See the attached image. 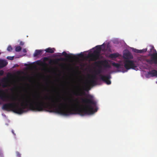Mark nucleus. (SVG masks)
<instances>
[{
	"label": "nucleus",
	"instance_id": "nucleus-10",
	"mask_svg": "<svg viewBox=\"0 0 157 157\" xmlns=\"http://www.w3.org/2000/svg\"><path fill=\"white\" fill-rule=\"evenodd\" d=\"M120 56H121V55L118 53H113L109 55V58L114 59Z\"/></svg>",
	"mask_w": 157,
	"mask_h": 157
},
{
	"label": "nucleus",
	"instance_id": "nucleus-17",
	"mask_svg": "<svg viewBox=\"0 0 157 157\" xmlns=\"http://www.w3.org/2000/svg\"><path fill=\"white\" fill-rule=\"evenodd\" d=\"M54 48H46L45 49V51L49 53H53L54 52Z\"/></svg>",
	"mask_w": 157,
	"mask_h": 157
},
{
	"label": "nucleus",
	"instance_id": "nucleus-19",
	"mask_svg": "<svg viewBox=\"0 0 157 157\" xmlns=\"http://www.w3.org/2000/svg\"><path fill=\"white\" fill-rule=\"evenodd\" d=\"M8 81L7 78H4L2 80V82L4 83H6Z\"/></svg>",
	"mask_w": 157,
	"mask_h": 157
},
{
	"label": "nucleus",
	"instance_id": "nucleus-3",
	"mask_svg": "<svg viewBox=\"0 0 157 157\" xmlns=\"http://www.w3.org/2000/svg\"><path fill=\"white\" fill-rule=\"evenodd\" d=\"M95 49L94 51V52L100 55V53L101 51L104 52V53L107 52L108 49V44L104 43L101 45L96 46L95 47Z\"/></svg>",
	"mask_w": 157,
	"mask_h": 157
},
{
	"label": "nucleus",
	"instance_id": "nucleus-18",
	"mask_svg": "<svg viewBox=\"0 0 157 157\" xmlns=\"http://www.w3.org/2000/svg\"><path fill=\"white\" fill-rule=\"evenodd\" d=\"M21 50V48L20 46H17L15 48V51L17 52H19Z\"/></svg>",
	"mask_w": 157,
	"mask_h": 157
},
{
	"label": "nucleus",
	"instance_id": "nucleus-1",
	"mask_svg": "<svg viewBox=\"0 0 157 157\" xmlns=\"http://www.w3.org/2000/svg\"><path fill=\"white\" fill-rule=\"evenodd\" d=\"M32 98H28V100H25V104L22 102L20 106L18 104L15 103H9L3 105L2 109L6 111L12 110L15 113L21 114L26 112L25 109H29L32 110L41 111L45 109L48 108V110L50 112H54L57 113L68 115L71 114V107L67 109L64 104L60 103L59 99L53 96H42L40 95H33ZM69 102L71 107V99Z\"/></svg>",
	"mask_w": 157,
	"mask_h": 157
},
{
	"label": "nucleus",
	"instance_id": "nucleus-12",
	"mask_svg": "<svg viewBox=\"0 0 157 157\" xmlns=\"http://www.w3.org/2000/svg\"><path fill=\"white\" fill-rule=\"evenodd\" d=\"M62 54L65 57L69 59H74L75 58V56H71V55H72V54H68L65 52H63L62 53Z\"/></svg>",
	"mask_w": 157,
	"mask_h": 157
},
{
	"label": "nucleus",
	"instance_id": "nucleus-32",
	"mask_svg": "<svg viewBox=\"0 0 157 157\" xmlns=\"http://www.w3.org/2000/svg\"><path fill=\"white\" fill-rule=\"evenodd\" d=\"M111 76L110 75H109V79H110V78H111Z\"/></svg>",
	"mask_w": 157,
	"mask_h": 157
},
{
	"label": "nucleus",
	"instance_id": "nucleus-4",
	"mask_svg": "<svg viewBox=\"0 0 157 157\" xmlns=\"http://www.w3.org/2000/svg\"><path fill=\"white\" fill-rule=\"evenodd\" d=\"M99 68L95 71L96 75H98L100 77V79L102 81L105 82L108 85V75H102L101 74L102 72L101 67H99Z\"/></svg>",
	"mask_w": 157,
	"mask_h": 157
},
{
	"label": "nucleus",
	"instance_id": "nucleus-30",
	"mask_svg": "<svg viewBox=\"0 0 157 157\" xmlns=\"http://www.w3.org/2000/svg\"><path fill=\"white\" fill-rule=\"evenodd\" d=\"M64 59H65L63 58H61L60 59V60L61 61H63Z\"/></svg>",
	"mask_w": 157,
	"mask_h": 157
},
{
	"label": "nucleus",
	"instance_id": "nucleus-24",
	"mask_svg": "<svg viewBox=\"0 0 157 157\" xmlns=\"http://www.w3.org/2000/svg\"><path fill=\"white\" fill-rule=\"evenodd\" d=\"M78 56L80 57H83L84 56V55L82 53H81L78 55Z\"/></svg>",
	"mask_w": 157,
	"mask_h": 157
},
{
	"label": "nucleus",
	"instance_id": "nucleus-37",
	"mask_svg": "<svg viewBox=\"0 0 157 157\" xmlns=\"http://www.w3.org/2000/svg\"><path fill=\"white\" fill-rule=\"evenodd\" d=\"M108 67H109V68L110 67V65H109V66H108Z\"/></svg>",
	"mask_w": 157,
	"mask_h": 157
},
{
	"label": "nucleus",
	"instance_id": "nucleus-39",
	"mask_svg": "<svg viewBox=\"0 0 157 157\" xmlns=\"http://www.w3.org/2000/svg\"><path fill=\"white\" fill-rule=\"evenodd\" d=\"M108 50H109V48Z\"/></svg>",
	"mask_w": 157,
	"mask_h": 157
},
{
	"label": "nucleus",
	"instance_id": "nucleus-22",
	"mask_svg": "<svg viewBox=\"0 0 157 157\" xmlns=\"http://www.w3.org/2000/svg\"><path fill=\"white\" fill-rule=\"evenodd\" d=\"M7 59H8L10 60H12L14 59V57L13 56H8L7 57Z\"/></svg>",
	"mask_w": 157,
	"mask_h": 157
},
{
	"label": "nucleus",
	"instance_id": "nucleus-26",
	"mask_svg": "<svg viewBox=\"0 0 157 157\" xmlns=\"http://www.w3.org/2000/svg\"><path fill=\"white\" fill-rule=\"evenodd\" d=\"M134 51L136 53H140V50L135 49Z\"/></svg>",
	"mask_w": 157,
	"mask_h": 157
},
{
	"label": "nucleus",
	"instance_id": "nucleus-35",
	"mask_svg": "<svg viewBox=\"0 0 157 157\" xmlns=\"http://www.w3.org/2000/svg\"><path fill=\"white\" fill-rule=\"evenodd\" d=\"M88 87H87V88H86V89H85V90H88Z\"/></svg>",
	"mask_w": 157,
	"mask_h": 157
},
{
	"label": "nucleus",
	"instance_id": "nucleus-6",
	"mask_svg": "<svg viewBox=\"0 0 157 157\" xmlns=\"http://www.w3.org/2000/svg\"><path fill=\"white\" fill-rule=\"evenodd\" d=\"M95 64L99 67H101L102 66L107 67H108V60L98 61L95 62Z\"/></svg>",
	"mask_w": 157,
	"mask_h": 157
},
{
	"label": "nucleus",
	"instance_id": "nucleus-28",
	"mask_svg": "<svg viewBox=\"0 0 157 157\" xmlns=\"http://www.w3.org/2000/svg\"><path fill=\"white\" fill-rule=\"evenodd\" d=\"M20 44L21 45H23L24 44V43L23 42L21 41L20 42Z\"/></svg>",
	"mask_w": 157,
	"mask_h": 157
},
{
	"label": "nucleus",
	"instance_id": "nucleus-9",
	"mask_svg": "<svg viewBox=\"0 0 157 157\" xmlns=\"http://www.w3.org/2000/svg\"><path fill=\"white\" fill-rule=\"evenodd\" d=\"M123 57L124 59H132L133 58V56L129 52H127L124 53Z\"/></svg>",
	"mask_w": 157,
	"mask_h": 157
},
{
	"label": "nucleus",
	"instance_id": "nucleus-40",
	"mask_svg": "<svg viewBox=\"0 0 157 157\" xmlns=\"http://www.w3.org/2000/svg\"><path fill=\"white\" fill-rule=\"evenodd\" d=\"M108 44H109V43H108Z\"/></svg>",
	"mask_w": 157,
	"mask_h": 157
},
{
	"label": "nucleus",
	"instance_id": "nucleus-33",
	"mask_svg": "<svg viewBox=\"0 0 157 157\" xmlns=\"http://www.w3.org/2000/svg\"><path fill=\"white\" fill-rule=\"evenodd\" d=\"M12 133L14 135H15V134H14V131H13V130H12Z\"/></svg>",
	"mask_w": 157,
	"mask_h": 157
},
{
	"label": "nucleus",
	"instance_id": "nucleus-34",
	"mask_svg": "<svg viewBox=\"0 0 157 157\" xmlns=\"http://www.w3.org/2000/svg\"><path fill=\"white\" fill-rule=\"evenodd\" d=\"M3 87H6V85H3Z\"/></svg>",
	"mask_w": 157,
	"mask_h": 157
},
{
	"label": "nucleus",
	"instance_id": "nucleus-20",
	"mask_svg": "<svg viewBox=\"0 0 157 157\" xmlns=\"http://www.w3.org/2000/svg\"><path fill=\"white\" fill-rule=\"evenodd\" d=\"M147 48H145L144 49H143L142 50H140V53H142L143 52H145L147 51Z\"/></svg>",
	"mask_w": 157,
	"mask_h": 157
},
{
	"label": "nucleus",
	"instance_id": "nucleus-2",
	"mask_svg": "<svg viewBox=\"0 0 157 157\" xmlns=\"http://www.w3.org/2000/svg\"><path fill=\"white\" fill-rule=\"evenodd\" d=\"M123 64L124 67L127 70L131 69H135L136 67L134 62L133 60L129 59H124Z\"/></svg>",
	"mask_w": 157,
	"mask_h": 157
},
{
	"label": "nucleus",
	"instance_id": "nucleus-5",
	"mask_svg": "<svg viewBox=\"0 0 157 157\" xmlns=\"http://www.w3.org/2000/svg\"><path fill=\"white\" fill-rule=\"evenodd\" d=\"M146 61L150 64L154 63L157 65V53L152 54L150 59H147Z\"/></svg>",
	"mask_w": 157,
	"mask_h": 157
},
{
	"label": "nucleus",
	"instance_id": "nucleus-21",
	"mask_svg": "<svg viewBox=\"0 0 157 157\" xmlns=\"http://www.w3.org/2000/svg\"><path fill=\"white\" fill-rule=\"evenodd\" d=\"M12 50V47L11 45H9L8 46L7 48V50L8 51L10 52Z\"/></svg>",
	"mask_w": 157,
	"mask_h": 157
},
{
	"label": "nucleus",
	"instance_id": "nucleus-27",
	"mask_svg": "<svg viewBox=\"0 0 157 157\" xmlns=\"http://www.w3.org/2000/svg\"><path fill=\"white\" fill-rule=\"evenodd\" d=\"M48 60V58L47 57H44V60Z\"/></svg>",
	"mask_w": 157,
	"mask_h": 157
},
{
	"label": "nucleus",
	"instance_id": "nucleus-7",
	"mask_svg": "<svg viewBox=\"0 0 157 157\" xmlns=\"http://www.w3.org/2000/svg\"><path fill=\"white\" fill-rule=\"evenodd\" d=\"M99 56L100 55L94 52L93 53L89 54L87 57L91 61H95L99 59Z\"/></svg>",
	"mask_w": 157,
	"mask_h": 157
},
{
	"label": "nucleus",
	"instance_id": "nucleus-15",
	"mask_svg": "<svg viewBox=\"0 0 157 157\" xmlns=\"http://www.w3.org/2000/svg\"><path fill=\"white\" fill-rule=\"evenodd\" d=\"M72 93L73 94L76 96H81L84 95L85 94V92L83 91H81L80 92L73 91Z\"/></svg>",
	"mask_w": 157,
	"mask_h": 157
},
{
	"label": "nucleus",
	"instance_id": "nucleus-31",
	"mask_svg": "<svg viewBox=\"0 0 157 157\" xmlns=\"http://www.w3.org/2000/svg\"><path fill=\"white\" fill-rule=\"evenodd\" d=\"M111 84V81L109 79V85L110 84Z\"/></svg>",
	"mask_w": 157,
	"mask_h": 157
},
{
	"label": "nucleus",
	"instance_id": "nucleus-11",
	"mask_svg": "<svg viewBox=\"0 0 157 157\" xmlns=\"http://www.w3.org/2000/svg\"><path fill=\"white\" fill-rule=\"evenodd\" d=\"M8 64L6 61L0 59V69L5 67Z\"/></svg>",
	"mask_w": 157,
	"mask_h": 157
},
{
	"label": "nucleus",
	"instance_id": "nucleus-13",
	"mask_svg": "<svg viewBox=\"0 0 157 157\" xmlns=\"http://www.w3.org/2000/svg\"><path fill=\"white\" fill-rule=\"evenodd\" d=\"M148 74L151 75V77H157V71L153 70L148 72Z\"/></svg>",
	"mask_w": 157,
	"mask_h": 157
},
{
	"label": "nucleus",
	"instance_id": "nucleus-23",
	"mask_svg": "<svg viewBox=\"0 0 157 157\" xmlns=\"http://www.w3.org/2000/svg\"><path fill=\"white\" fill-rule=\"evenodd\" d=\"M16 154L17 155V156L18 157H21V154L18 151H17L16 152Z\"/></svg>",
	"mask_w": 157,
	"mask_h": 157
},
{
	"label": "nucleus",
	"instance_id": "nucleus-14",
	"mask_svg": "<svg viewBox=\"0 0 157 157\" xmlns=\"http://www.w3.org/2000/svg\"><path fill=\"white\" fill-rule=\"evenodd\" d=\"M113 66L116 67L117 69H120L123 68V65H122L121 63H112Z\"/></svg>",
	"mask_w": 157,
	"mask_h": 157
},
{
	"label": "nucleus",
	"instance_id": "nucleus-38",
	"mask_svg": "<svg viewBox=\"0 0 157 157\" xmlns=\"http://www.w3.org/2000/svg\"><path fill=\"white\" fill-rule=\"evenodd\" d=\"M24 52H26V50H25V49H24Z\"/></svg>",
	"mask_w": 157,
	"mask_h": 157
},
{
	"label": "nucleus",
	"instance_id": "nucleus-29",
	"mask_svg": "<svg viewBox=\"0 0 157 157\" xmlns=\"http://www.w3.org/2000/svg\"><path fill=\"white\" fill-rule=\"evenodd\" d=\"M113 43H117L118 41L117 40H114L113 41Z\"/></svg>",
	"mask_w": 157,
	"mask_h": 157
},
{
	"label": "nucleus",
	"instance_id": "nucleus-25",
	"mask_svg": "<svg viewBox=\"0 0 157 157\" xmlns=\"http://www.w3.org/2000/svg\"><path fill=\"white\" fill-rule=\"evenodd\" d=\"M4 74V71L2 70L0 71V76H2Z\"/></svg>",
	"mask_w": 157,
	"mask_h": 157
},
{
	"label": "nucleus",
	"instance_id": "nucleus-36",
	"mask_svg": "<svg viewBox=\"0 0 157 157\" xmlns=\"http://www.w3.org/2000/svg\"><path fill=\"white\" fill-rule=\"evenodd\" d=\"M52 60H51L49 62V63H51V62H52Z\"/></svg>",
	"mask_w": 157,
	"mask_h": 157
},
{
	"label": "nucleus",
	"instance_id": "nucleus-16",
	"mask_svg": "<svg viewBox=\"0 0 157 157\" xmlns=\"http://www.w3.org/2000/svg\"><path fill=\"white\" fill-rule=\"evenodd\" d=\"M42 52V51L41 50H36L33 55L34 56L36 57L38 55H41V54Z\"/></svg>",
	"mask_w": 157,
	"mask_h": 157
},
{
	"label": "nucleus",
	"instance_id": "nucleus-8",
	"mask_svg": "<svg viewBox=\"0 0 157 157\" xmlns=\"http://www.w3.org/2000/svg\"><path fill=\"white\" fill-rule=\"evenodd\" d=\"M98 78L95 75H92L91 79L88 82V83L90 86H94L97 84Z\"/></svg>",
	"mask_w": 157,
	"mask_h": 157
}]
</instances>
